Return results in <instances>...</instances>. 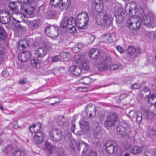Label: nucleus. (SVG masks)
I'll list each match as a JSON object with an SVG mask.
<instances>
[{
	"instance_id": "obj_35",
	"label": "nucleus",
	"mask_w": 156,
	"mask_h": 156,
	"mask_svg": "<svg viewBox=\"0 0 156 156\" xmlns=\"http://www.w3.org/2000/svg\"><path fill=\"white\" fill-rule=\"evenodd\" d=\"M94 133L95 138L98 139H100L101 138L102 134L100 132V128L99 127H96L95 129Z\"/></svg>"
},
{
	"instance_id": "obj_19",
	"label": "nucleus",
	"mask_w": 156,
	"mask_h": 156,
	"mask_svg": "<svg viewBox=\"0 0 156 156\" xmlns=\"http://www.w3.org/2000/svg\"><path fill=\"white\" fill-rule=\"evenodd\" d=\"M69 70L70 73L75 76H78L81 73L82 69L80 67L76 66H71Z\"/></svg>"
},
{
	"instance_id": "obj_58",
	"label": "nucleus",
	"mask_w": 156,
	"mask_h": 156,
	"mask_svg": "<svg viewBox=\"0 0 156 156\" xmlns=\"http://www.w3.org/2000/svg\"><path fill=\"white\" fill-rule=\"evenodd\" d=\"M155 36V33L154 32H149L148 34V36L149 38L153 39Z\"/></svg>"
},
{
	"instance_id": "obj_16",
	"label": "nucleus",
	"mask_w": 156,
	"mask_h": 156,
	"mask_svg": "<svg viewBox=\"0 0 156 156\" xmlns=\"http://www.w3.org/2000/svg\"><path fill=\"white\" fill-rule=\"evenodd\" d=\"M100 54V52L97 49L92 48L89 52V56L93 59H96L97 64L99 62L100 58H98Z\"/></svg>"
},
{
	"instance_id": "obj_34",
	"label": "nucleus",
	"mask_w": 156,
	"mask_h": 156,
	"mask_svg": "<svg viewBox=\"0 0 156 156\" xmlns=\"http://www.w3.org/2000/svg\"><path fill=\"white\" fill-rule=\"evenodd\" d=\"M57 11L52 9L48 13L47 17L48 19H56L57 18Z\"/></svg>"
},
{
	"instance_id": "obj_40",
	"label": "nucleus",
	"mask_w": 156,
	"mask_h": 156,
	"mask_svg": "<svg viewBox=\"0 0 156 156\" xmlns=\"http://www.w3.org/2000/svg\"><path fill=\"white\" fill-rule=\"evenodd\" d=\"M12 149V146L11 145H8L5 146L3 150V152L7 154L10 153Z\"/></svg>"
},
{
	"instance_id": "obj_52",
	"label": "nucleus",
	"mask_w": 156,
	"mask_h": 156,
	"mask_svg": "<svg viewBox=\"0 0 156 156\" xmlns=\"http://www.w3.org/2000/svg\"><path fill=\"white\" fill-rule=\"evenodd\" d=\"M45 9V6L44 5H41L39 8L38 12L40 14H43L44 11Z\"/></svg>"
},
{
	"instance_id": "obj_20",
	"label": "nucleus",
	"mask_w": 156,
	"mask_h": 156,
	"mask_svg": "<svg viewBox=\"0 0 156 156\" xmlns=\"http://www.w3.org/2000/svg\"><path fill=\"white\" fill-rule=\"evenodd\" d=\"M20 11L22 13H28L29 10L30 12H32L35 9V7L33 6L30 7V8L28 9L26 7V5L25 4L22 3H20Z\"/></svg>"
},
{
	"instance_id": "obj_14",
	"label": "nucleus",
	"mask_w": 156,
	"mask_h": 156,
	"mask_svg": "<svg viewBox=\"0 0 156 156\" xmlns=\"http://www.w3.org/2000/svg\"><path fill=\"white\" fill-rule=\"evenodd\" d=\"M44 133L41 131H37L34 135L33 141L36 144L41 143L43 141Z\"/></svg>"
},
{
	"instance_id": "obj_30",
	"label": "nucleus",
	"mask_w": 156,
	"mask_h": 156,
	"mask_svg": "<svg viewBox=\"0 0 156 156\" xmlns=\"http://www.w3.org/2000/svg\"><path fill=\"white\" fill-rule=\"evenodd\" d=\"M10 20L9 14H5L4 16L0 15V22L3 24H7Z\"/></svg>"
},
{
	"instance_id": "obj_2",
	"label": "nucleus",
	"mask_w": 156,
	"mask_h": 156,
	"mask_svg": "<svg viewBox=\"0 0 156 156\" xmlns=\"http://www.w3.org/2000/svg\"><path fill=\"white\" fill-rule=\"evenodd\" d=\"M117 131L124 136H129L132 133L131 128L129 124L124 120L120 122L116 128Z\"/></svg>"
},
{
	"instance_id": "obj_54",
	"label": "nucleus",
	"mask_w": 156,
	"mask_h": 156,
	"mask_svg": "<svg viewBox=\"0 0 156 156\" xmlns=\"http://www.w3.org/2000/svg\"><path fill=\"white\" fill-rule=\"evenodd\" d=\"M116 49L120 53H122L125 51V49L120 45H117L116 46Z\"/></svg>"
},
{
	"instance_id": "obj_31",
	"label": "nucleus",
	"mask_w": 156,
	"mask_h": 156,
	"mask_svg": "<svg viewBox=\"0 0 156 156\" xmlns=\"http://www.w3.org/2000/svg\"><path fill=\"white\" fill-rule=\"evenodd\" d=\"M25 154V151L23 149H19L12 152V156H23Z\"/></svg>"
},
{
	"instance_id": "obj_59",
	"label": "nucleus",
	"mask_w": 156,
	"mask_h": 156,
	"mask_svg": "<svg viewBox=\"0 0 156 156\" xmlns=\"http://www.w3.org/2000/svg\"><path fill=\"white\" fill-rule=\"evenodd\" d=\"M132 89H137L140 87V85L136 83H135L132 85Z\"/></svg>"
},
{
	"instance_id": "obj_27",
	"label": "nucleus",
	"mask_w": 156,
	"mask_h": 156,
	"mask_svg": "<svg viewBox=\"0 0 156 156\" xmlns=\"http://www.w3.org/2000/svg\"><path fill=\"white\" fill-rule=\"evenodd\" d=\"M145 148L144 146H135L131 150V152L132 154H139L144 151Z\"/></svg>"
},
{
	"instance_id": "obj_1",
	"label": "nucleus",
	"mask_w": 156,
	"mask_h": 156,
	"mask_svg": "<svg viewBox=\"0 0 156 156\" xmlns=\"http://www.w3.org/2000/svg\"><path fill=\"white\" fill-rule=\"evenodd\" d=\"M121 115L115 112L110 113L107 116L105 122V127L108 128L115 126L118 122L119 118L121 117Z\"/></svg>"
},
{
	"instance_id": "obj_4",
	"label": "nucleus",
	"mask_w": 156,
	"mask_h": 156,
	"mask_svg": "<svg viewBox=\"0 0 156 156\" xmlns=\"http://www.w3.org/2000/svg\"><path fill=\"white\" fill-rule=\"evenodd\" d=\"M49 138L53 143H55L59 141L62 136L61 130L57 128H53L48 132Z\"/></svg>"
},
{
	"instance_id": "obj_9",
	"label": "nucleus",
	"mask_w": 156,
	"mask_h": 156,
	"mask_svg": "<svg viewBox=\"0 0 156 156\" xmlns=\"http://www.w3.org/2000/svg\"><path fill=\"white\" fill-rule=\"evenodd\" d=\"M105 150L108 153L112 154L116 153L118 150L117 144L114 140H108L104 145Z\"/></svg>"
},
{
	"instance_id": "obj_56",
	"label": "nucleus",
	"mask_w": 156,
	"mask_h": 156,
	"mask_svg": "<svg viewBox=\"0 0 156 156\" xmlns=\"http://www.w3.org/2000/svg\"><path fill=\"white\" fill-rule=\"evenodd\" d=\"M9 13L8 12L4 9L0 10V15L4 16L5 14Z\"/></svg>"
},
{
	"instance_id": "obj_51",
	"label": "nucleus",
	"mask_w": 156,
	"mask_h": 156,
	"mask_svg": "<svg viewBox=\"0 0 156 156\" xmlns=\"http://www.w3.org/2000/svg\"><path fill=\"white\" fill-rule=\"evenodd\" d=\"M60 55H56L54 56L52 58L51 61L53 62H56L60 60Z\"/></svg>"
},
{
	"instance_id": "obj_46",
	"label": "nucleus",
	"mask_w": 156,
	"mask_h": 156,
	"mask_svg": "<svg viewBox=\"0 0 156 156\" xmlns=\"http://www.w3.org/2000/svg\"><path fill=\"white\" fill-rule=\"evenodd\" d=\"M44 144L46 149L49 152H50L52 149V144L48 142H45Z\"/></svg>"
},
{
	"instance_id": "obj_42",
	"label": "nucleus",
	"mask_w": 156,
	"mask_h": 156,
	"mask_svg": "<svg viewBox=\"0 0 156 156\" xmlns=\"http://www.w3.org/2000/svg\"><path fill=\"white\" fill-rule=\"evenodd\" d=\"M76 25V23L75 22V24L73 25H71V26H69L68 27V29H69V32L70 34H74L76 33V30L75 26Z\"/></svg>"
},
{
	"instance_id": "obj_38",
	"label": "nucleus",
	"mask_w": 156,
	"mask_h": 156,
	"mask_svg": "<svg viewBox=\"0 0 156 156\" xmlns=\"http://www.w3.org/2000/svg\"><path fill=\"white\" fill-rule=\"evenodd\" d=\"M6 34L4 28L0 26V38L4 39L6 37Z\"/></svg>"
},
{
	"instance_id": "obj_22",
	"label": "nucleus",
	"mask_w": 156,
	"mask_h": 156,
	"mask_svg": "<svg viewBox=\"0 0 156 156\" xmlns=\"http://www.w3.org/2000/svg\"><path fill=\"white\" fill-rule=\"evenodd\" d=\"M70 0H62L60 4L58 5L60 9L62 11L66 10L70 5Z\"/></svg>"
},
{
	"instance_id": "obj_60",
	"label": "nucleus",
	"mask_w": 156,
	"mask_h": 156,
	"mask_svg": "<svg viewBox=\"0 0 156 156\" xmlns=\"http://www.w3.org/2000/svg\"><path fill=\"white\" fill-rule=\"evenodd\" d=\"M133 9L131 7H129V9L127 10L126 11V13L127 14H129V15H133V14L132 13H131L133 11Z\"/></svg>"
},
{
	"instance_id": "obj_61",
	"label": "nucleus",
	"mask_w": 156,
	"mask_h": 156,
	"mask_svg": "<svg viewBox=\"0 0 156 156\" xmlns=\"http://www.w3.org/2000/svg\"><path fill=\"white\" fill-rule=\"evenodd\" d=\"M142 91L144 93L148 92L149 94H150V93L149 89L147 87H145L142 90Z\"/></svg>"
},
{
	"instance_id": "obj_25",
	"label": "nucleus",
	"mask_w": 156,
	"mask_h": 156,
	"mask_svg": "<svg viewBox=\"0 0 156 156\" xmlns=\"http://www.w3.org/2000/svg\"><path fill=\"white\" fill-rule=\"evenodd\" d=\"M30 64L32 67L36 68H39L41 67V61L38 59L37 58H34L31 60Z\"/></svg>"
},
{
	"instance_id": "obj_10",
	"label": "nucleus",
	"mask_w": 156,
	"mask_h": 156,
	"mask_svg": "<svg viewBox=\"0 0 156 156\" xmlns=\"http://www.w3.org/2000/svg\"><path fill=\"white\" fill-rule=\"evenodd\" d=\"M93 6L94 7L95 10L98 12L96 17L100 15H104V13L106 11L103 10L104 8L103 2L102 0H94Z\"/></svg>"
},
{
	"instance_id": "obj_41",
	"label": "nucleus",
	"mask_w": 156,
	"mask_h": 156,
	"mask_svg": "<svg viewBox=\"0 0 156 156\" xmlns=\"http://www.w3.org/2000/svg\"><path fill=\"white\" fill-rule=\"evenodd\" d=\"M60 56L63 59H68L71 57V55L69 53L65 52L61 53Z\"/></svg>"
},
{
	"instance_id": "obj_5",
	"label": "nucleus",
	"mask_w": 156,
	"mask_h": 156,
	"mask_svg": "<svg viewBox=\"0 0 156 156\" xmlns=\"http://www.w3.org/2000/svg\"><path fill=\"white\" fill-rule=\"evenodd\" d=\"M89 17L88 14L85 12H82L78 15L75 23L78 27L82 28L86 26Z\"/></svg>"
},
{
	"instance_id": "obj_55",
	"label": "nucleus",
	"mask_w": 156,
	"mask_h": 156,
	"mask_svg": "<svg viewBox=\"0 0 156 156\" xmlns=\"http://www.w3.org/2000/svg\"><path fill=\"white\" fill-rule=\"evenodd\" d=\"M53 98H55L56 99H58V101H55V103H51V105H52V106L54 105L55 104L57 103H60L61 102V101H62V99L60 98L59 97H57V96L55 97H54Z\"/></svg>"
},
{
	"instance_id": "obj_63",
	"label": "nucleus",
	"mask_w": 156,
	"mask_h": 156,
	"mask_svg": "<svg viewBox=\"0 0 156 156\" xmlns=\"http://www.w3.org/2000/svg\"><path fill=\"white\" fill-rule=\"evenodd\" d=\"M13 127L14 129H17L19 128V126L18 125V123L17 121H15L13 123Z\"/></svg>"
},
{
	"instance_id": "obj_7",
	"label": "nucleus",
	"mask_w": 156,
	"mask_h": 156,
	"mask_svg": "<svg viewBox=\"0 0 156 156\" xmlns=\"http://www.w3.org/2000/svg\"><path fill=\"white\" fill-rule=\"evenodd\" d=\"M75 21L72 17L69 18L63 17L60 23L61 31L64 32L66 31L69 27L71 26V25L75 24Z\"/></svg>"
},
{
	"instance_id": "obj_33",
	"label": "nucleus",
	"mask_w": 156,
	"mask_h": 156,
	"mask_svg": "<svg viewBox=\"0 0 156 156\" xmlns=\"http://www.w3.org/2000/svg\"><path fill=\"white\" fill-rule=\"evenodd\" d=\"M83 144L84 145V147L83 152L85 153L86 152L89 148V147L88 144L83 141H80L77 143V145L78 148H79L81 145Z\"/></svg>"
},
{
	"instance_id": "obj_11",
	"label": "nucleus",
	"mask_w": 156,
	"mask_h": 156,
	"mask_svg": "<svg viewBox=\"0 0 156 156\" xmlns=\"http://www.w3.org/2000/svg\"><path fill=\"white\" fill-rule=\"evenodd\" d=\"M112 60L110 57L109 56L107 57H101L100 58L99 62L98 63V69L101 71L100 67H103L102 65H104L105 66L108 65H110L112 63Z\"/></svg>"
},
{
	"instance_id": "obj_47",
	"label": "nucleus",
	"mask_w": 156,
	"mask_h": 156,
	"mask_svg": "<svg viewBox=\"0 0 156 156\" xmlns=\"http://www.w3.org/2000/svg\"><path fill=\"white\" fill-rule=\"evenodd\" d=\"M34 0H18V2L19 3H22L25 4H30L34 2Z\"/></svg>"
},
{
	"instance_id": "obj_29",
	"label": "nucleus",
	"mask_w": 156,
	"mask_h": 156,
	"mask_svg": "<svg viewBox=\"0 0 156 156\" xmlns=\"http://www.w3.org/2000/svg\"><path fill=\"white\" fill-rule=\"evenodd\" d=\"M28 46V45L25 40H20L18 42L16 45L17 48L20 50L25 49Z\"/></svg>"
},
{
	"instance_id": "obj_28",
	"label": "nucleus",
	"mask_w": 156,
	"mask_h": 156,
	"mask_svg": "<svg viewBox=\"0 0 156 156\" xmlns=\"http://www.w3.org/2000/svg\"><path fill=\"white\" fill-rule=\"evenodd\" d=\"M102 66H104L103 67H100V69L101 71H104L109 68H110L111 70H114L117 69L119 67L118 65L116 64L112 65H111V64L110 65H108L105 66H104L103 65Z\"/></svg>"
},
{
	"instance_id": "obj_3",
	"label": "nucleus",
	"mask_w": 156,
	"mask_h": 156,
	"mask_svg": "<svg viewBox=\"0 0 156 156\" xmlns=\"http://www.w3.org/2000/svg\"><path fill=\"white\" fill-rule=\"evenodd\" d=\"M141 24V19L140 17L136 16L129 17L126 22L127 27L131 30H137Z\"/></svg>"
},
{
	"instance_id": "obj_53",
	"label": "nucleus",
	"mask_w": 156,
	"mask_h": 156,
	"mask_svg": "<svg viewBox=\"0 0 156 156\" xmlns=\"http://www.w3.org/2000/svg\"><path fill=\"white\" fill-rule=\"evenodd\" d=\"M89 43H92L95 40V37L94 35H90L89 36Z\"/></svg>"
},
{
	"instance_id": "obj_12",
	"label": "nucleus",
	"mask_w": 156,
	"mask_h": 156,
	"mask_svg": "<svg viewBox=\"0 0 156 156\" xmlns=\"http://www.w3.org/2000/svg\"><path fill=\"white\" fill-rule=\"evenodd\" d=\"M102 39L103 43L112 42L116 39L115 34L114 33H112L105 34L102 37Z\"/></svg>"
},
{
	"instance_id": "obj_44",
	"label": "nucleus",
	"mask_w": 156,
	"mask_h": 156,
	"mask_svg": "<svg viewBox=\"0 0 156 156\" xmlns=\"http://www.w3.org/2000/svg\"><path fill=\"white\" fill-rule=\"evenodd\" d=\"M136 121L137 122L140 123L142 119V114L140 112H138L137 113V115L135 117Z\"/></svg>"
},
{
	"instance_id": "obj_36",
	"label": "nucleus",
	"mask_w": 156,
	"mask_h": 156,
	"mask_svg": "<svg viewBox=\"0 0 156 156\" xmlns=\"http://www.w3.org/2000/svg\"><path fill=\"white\" fill-rule=\"evenodd\" d=\"M83 47V44L82 43H79L76 46L72 48V50L74 53L79 51L80 49Z\"/></svg>"
},
{
	"instance_id": "obj_18",
	"label": "nucleus",
	"mask_w": 156,
	"mask_h": 156,
	"mask_svg": "<svg viewBox=\"0 0 156 156\" xmlns=\"http://www.w3.org/2000/svg\"><path fill=\"white\" fill-rule=\"evenodd\" d=\"M128 52L129 54L133 55L134 54L136 55H140L143 52V50L140 47L136 48L133 46H129L127 49Z\"/></svg>"
},
{
	"instance_id": "obj_23",
	"label": "nucleus",
	"mask_w": 156,
	"mask_h": 156,
	"mask_svg": "<svg viewBox=\"0 0 156 156\" xmlns=\"http://www.w3.org/2000/svg\"><path fill=\"white\" fill-rule=\"evenodd\" d=\"M35 54H37L38 58L43 57L47 54L46 49L44 48H39L35 51Z\"/></svg>"
},
{
	"instance_id": "obj_39",
	"label": "nucleus",
	"mask_w": 156,
	"mask_h": 156,
	"mask_svg": "<svg viewBox=\"0 0 156 156\" xmlns=\"http://www.w3.org/2000/svg\"><path fill=\"white\" fill-rule=\"evenodd\" d=\"M146 97L148 98L147 101L148 103L151 104L152 101L156 98V94H151L149 96L147 95Z\"/></svg>"
},
{
	"instance_id": "obj_6",
	"label": "nucleus",
	"mask_w": 156,
	"mask_h": 156,
	"mask_svg": "<svg viewBox=\"0 0 156 156\" xmlns=\"http://www.w3.org/2000/svg\"><path fill=\"white\" fill-rule=\"evenodd\" d=\"M100 15L96 19V22L98 25H104L107 26L111 25L112 23V18L108 15L107 12L104 13V15Z\"/></svg>"
},
{
	"instance_id": "obj_57",
	"label": "nucleus",
	"mask_w": 156,
	"mask_h": 156,
	"mask_svg": "<svg viewBox=\"0 0 156 156\" xmlns=\"http://www.w3.org/2000/svg\"><path fill=\"white\" fill-rule=\"evenodd\" d=\"M1 75L4 77H7L8 76L9 74L8 72L6 70H4L1 73Z\"/></svg>"
},
{
	"instance_id": "obj_49",
	"label": "nucleus",
	"mask_w": 156,
	"mask_h": 156,
	"mask_svg": "<svg viewBox=\"0 0 156 156\" xmlns=\"http://www.w3.org/2000/svg\"><path fill=\"white\" fill-rule=\"evenodd\" d=\"M137 115L136 113L134 111L131 110L130 111L129 113V116L130 118H133L136 117Z\"/></svg>"
},
{
	"instance_id": "obj_32",
	"label": "nucleus",
	"mask_w": 156,
	"mask_h": 156,
	"mask_svg": "<svg viewBox=\"0 0 156 156\" xmlns=\"http://www.w3.org/2000/svg\"><path fill=\"white\" fill-rule=\"evenodd\" d=\"M41 127V125L39 123L34 125H33L32 126L30 127V130L31 133H34L35 134L38 130Z\"/></svg>"
},
{
	"instance_id": "obj_24",
	"label": "nucleus",
	"mask_w": 156,
	"mask_h": 156,
	"mask_svg": "<svg viewBox=\"0 0 156 156\" xmlns=\"http://www.w3.org/2000/svg\"><path fill=\"white\" fill-rule=\"evenodd\" d=\"M39 23V21L38 20H35L32 21H28L27 24L29 28L33 30L38 27Z\"/></svg>"
},
{
	"instance_id": "obj_45",
	"label": "nucleus",
	"mask_w": 156,
	"mask_h": 156,
	"mask_svg": "<svg viewBox=\"0 0 156 156\" xmlns=\"http://www.w3.org/2000/svg\"><path fill=\"white\" fill-rule=\"evenodd\" d=\"M61 1L62 0H51L50 3L52 5L56 6L59 5Z\"/></svg>"
},
{
	"instance_id": "obj_26",
	"label": "nucleus",
	"mask_w": 156,
	"mask_h": 156,
	"mask_svg": "<svg viewBox=\"0 0 156 156\" xmlns=\"http://www.w3.org/2000/svg\"><path fill=\"white\" fill-rule=\"evenodd\" d=\"M8 6L11 10H13L12 13L17 15L19 12L16 11V10H18V6L16 4V2H10L8 4Z\"/></svg>"
},
{
	"instance_id": "obj_50",
	"label": "nucleus",
	"mask_w": 156,
	"mask_h": 156,
	"mask_svg": "<svg viewBox=\"0 0 156 156\" xmlns=\"http://www.w3.org/2000/svg\"><path fill=\"white\" fill-rule=\"evenodd\" d=\"M18 23L15 24V27L16 29H20L21 30H24L25 27L22 26V25L19 23V20L17 21Z\"/></svg>"
},
{
	"instance_id": "obj_17",
	"label": "nucleus",
	"mask_w": 156,
	"mask_h": 156,
	"mask_svg": "<svg viewBox=\"0 0 156 156\" xmlns=\"http://www.w3.org/2000/svg\"><path fill=\"white\" fill-rule=\"evenodd\" d=\"M143 23L147 27H149L153 23L154 20L152 17L146 15H144L143 13V16L142 18L140 17Z\"/></svg>"
},
{
	"instance_id": "obj_37",
	"label": "nucleus",
	"mask_w": 156,
	"mask_h": 156,
	"mask_svg": "<svg viewBox=\"0 0 156 156\" xmlns=\"http://www.w3.org/2000/svg\"><path fill=\"white\" fill-rule=\"evenodd\" d=\"M83 58V56L80 55H75L74 57V63L80 64L81 62L82 59Z\"/></svg>"
},
{
	"instance_id": "obj_48",
	"label": "nucleus",
	"mask_w": 156,
	"mask_h": 156,
	"mask_svg": "<svg viewBox=\"0 0 156 156\" xmlns=\"http://www.w3.org/2000/svg\"><path fill=\"white\" fill-rule=\"evenodd\" d=\"M148 134L150 137H153L155 136L156 135V132L153 129H151L147 132Z\"/></svg>"
},
{
	"instance_id": "obj_13",
	"label": "nucleus",
	"mask_w": 156,
	"mask_h": 156,
	"mask_svg": "<svg viewBox=\"0 0 156 156\" xmlns=\"http://www.w3.org/2000/svg\"><path fill=\"white\" fill-rule=\"evenodd\" d=\"M79 124L82 131L85 133L89 131V123L87 120L82 118L79 122Z\"/></svg>"
},
{
	"instance_id": "obj_43",
	"label": "nucleus",
	"mask_w": 156,
	"mask_h": 156,
	"mask_svg": "<svg viewBox=\"0 0 156 156\" xmlns=\"http://www.w3.org/2000/svg\"><path fill=\"white\" fill-rule=\"evenodd\" d=\"M89 62L88 60H86L83 62L81 64V66L83 69L86 70H88L89 69Z\"/></svg>"
},
{
	"instance_id": "obj_62",
	"label": "nucleus",
	"mask_w": 156,
	"mask_h": 156,
	"mask_svg": "<svg viewBox=\"0 0 156 156\" xmlns=\"http://www.w3.org/2000/svg\"><path fill=\"white\" fill-rule=\"evenodd\" d=\"M97 152L94 151H91L88 156H97Z\"/></svg>"
},
{
	"instance_id": "obj_15",
	"label": "nucleus",
	"mask_w": 156,
	"mask_h": 156,
	"mask_svg": "<svg viewBox=\"0 0 156 156\" xmlns=\"http://www.w3.org/2000/svg\"><path fill=\"white\" fill-rule=\"evenodd\" d=\"M31 57V54L30 52L26 51H23L18 55L19 60L21 62H25L29 59Z\"/></svg>"
},
{
	"instance_id": "obj_8",
	"label": "nucleus",
	"mask_w": 156,
	"mask_h": 156,
	"mask_svg": "<svg viewBox=\"0 0 156 156\" xmlns=\"http://www.w3.org/2000/svg\"><path fill=\"white\" fill-rule=\"evenodd\" d=\"M59 27L58 26L49 25L46 27L45 33L48 36L55 38L59 35Z\"/></svg>"
},
{
	"instance_id": "obj_21",
	"label": "nucleus",
	"mask_w": 156,
	"mask_h": 156,
	"mask_svg": "<svg viewBox=\"0 0 156 156\" xmlns=\"http://www.w3.org/2000/svg\"><path fill=\"white\" fill-rule=\"evenodd\" d=\"M114 16L116 17V20H121L123 18L122 9L120 7H116V9L114 12Z\"/></svg>"
},
{
	"instance_id": "obj_64",
	"label": "nucleus",
	"mask_w": 156,
	"mask_h": 156,
	"mask_svg": "<svg viewBox=\"0 0 156 156\" xmlns=\"http://www.w3.org/2000/svg\"><path fill=\"white\" fill-rule=\"evenodd\" d=\"M66 153L64 151H61L58 152V156H66Z\"/></svg>"
}]
</instances>
